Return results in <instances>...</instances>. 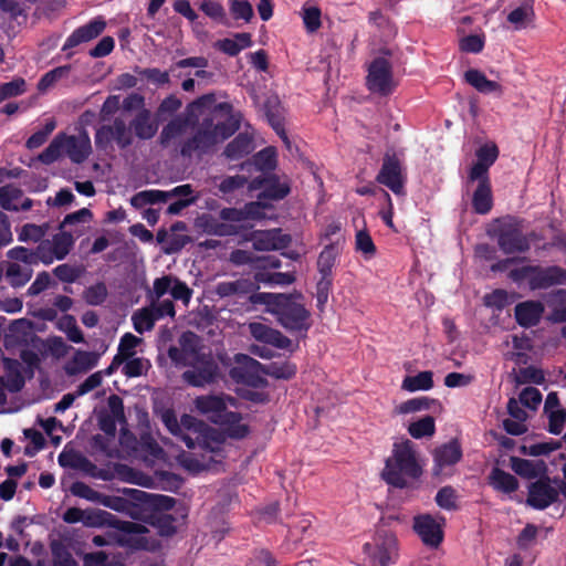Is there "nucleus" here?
<instances>
[{
	"label": "nucleus",
	"mask_w": 566,
	"mask_h": 566,
	"mask_svg": "<svg viewBox=\"0 0 566 566\" xmlns=\"http://www.w3.org/2000/svg\"><path fill=\"white\" fill-rule=\"evenodd\" d=\"M8 343L20 346V358H4V377H0V382L11 392L20 391L25 382V377H32L35 369V325L27 319L14 321L10 325V335Z\"/></svg>",
	"instance_id": "1"
},
{
	"label": "nucleus",
	"mask_w": 566,
	"mask_h": 566,
	"mask_svg": "<svg viewBox=\"0 0 566 566\" xmlns=\"http://www.w3.org/2000/svg\"><path fill=\"white\" fill-rule=\"evenodd\" d=\"M266 312L289 333L305 338L312 326L311 312L305 307L301 292L266 293L255 296Z\"/></svg>",
	"instance_id": "2"
},
{
	"label": "nucleus",
	"mask_w": 566,
	"mask_h": 566,
	"mask_svg": "<svg viewBox=\"0 0 566 566\" xmlns=\"http://www.w3.org/2000/svg\"><path fill=\"white\" fill-rule=\"evenodd\" d=\"M422 468L417 461L413 443L405 440L394 444L391 457L385 462L381 479L396 489L409 488V480H418Z\"/></svg>",
	"instance_id": "3"
},
{
	"label": "nucleus",
	"mask_w": 566,
	"mask_h": 566,
	"mask_svg": "<svg viewBox=\"0 0 566 566\" xmlns=\"http://www.w3.org/2000/svg\"><path fill=\"white\" fill-rule=\"evenodd\" d=\"M92 153L91 138L85 129L78 135H67L59 133L50 145L38 155V161L52 164L59 158L65 156L73 164L84 163Z\"/></svg>",
	"instance_id": "4"
},
{
	"label": "nucleus",
	"mask_w": 566,
	"mask_h": 566,
	"mask_svg": "<svg viewBox=\"0 0 566 566\" xmlns=\"http://www.w3.org/2000/svg\"><path fill=\"white\" fill-rule=\"evenodd\" d=\"M509 277L515 283L527 280L532 291L546 290L551 286L566 284V269L559 265H524L512 269L509 272Z\"/></svg>",
	"instance_id": "5"
},
{
	"label": "nucleus",
	"mask_w": 566,
	"mask_h": 566,
	"mask_svg": "<svg viewBox=\"0 0 566 566\" xmlns=\"http://www.w3.org/2000/svg\"><path fill=\"white\" fill-rule=\"evenodd\" d=\"M220 377L219 364L210 353L197 354L190 364V368L182 374V379L192 387H205L216 384Z\"/></svg>",
	"instance_id": "6"
},
{
	"label": "nucleus",
	"mask_w": 566,
	"mask_h": 566,
	"mask_svg": "<svg viewBox=\"0 0 566 566\" xmlns=\"http://www.w3.org/2000/svg\"><path fill=\"white\" fill-rule=\"evenodd\" d=\"M113 143L122 150L127 149L134 143L129 125L120 117H115L111 125H102L95 133V146L98 150L113 149Z\"/></svg>",
	"instance_id": "7"
},
{
	"label": "nucleus",
	"mask_w": 566,
	"mask_h": 566,
	"mask_svg": "<svg viewBox=\"0 0 566 566\" xmlns=\"http://www.w3.org/2000/svg\"><path fill=\"white\" fill-rule=\"evenodd\" d=\"M235 365L230 368L229 376L237 382L252 388H265L268 380L261 375L263 365L247 354L234 356Z\"/></svg>",
	"instance_id": "8"
},
{
	"label": "nucleus",
	"mask_w": 566,
	"mask_h": 566,
	"mask_svg": "<svg viewBox=\"0 0 566 566\" xmlns=\"http://www.w3.org/2000/svg\"><path fill=\"white\" fill-rule=\"evenodd\" d=\"M366 85L370 92L381 96H388L394 92L396 84L389 60L381 56L373 60L368 67Z\"/></svg>",
	"instance_id": "9"
},
{
	"label": "nucleus",
	"mask_w": 566,
	"mask_h": 566,
	"mask_svg": "<svg viewBox=\"0 0 566 566\" xmlns=\"http://www.w3.org/2000/svg\"><path fill=\"white\" fill-rule=\"evenodd\" d=\"M376 180L389 188L395 195H405L406 177L403 176L401 160L395 150L391 149L385 153Z\"/></svg>",
	"instance_id": "10"
},
{
	"label": "nucleus",
	"mask_w": 566,
	"mask_h": 566,
	"mask_svg": "<svg viewBox=\"0 0 566 566\" xmlns=\"http://www.w3.org/2000/svg\"><path fill=\"white\" fill-rule=\"evenodd\" d=\"M217 144V135L212 129V117H203L193 136L182 143L180 154L184 157H191L193 153L207 154Z\"/></svg>",
	"instance_id": "11"
},
{
	"label": "nucleus",
	"mask_w": 566,
	"mask_h": 566,
	"mask_svg": "<svg viewBox=\"0 0 566 566\" xmlns=\"http://www.w3.org/2000/svg\"><path fill=\"white\" fill-rule=\"evenodd\" d=\"M260 285L253 282L251 279L240 277L235 281H222L219 282L214 287V293L220 298L235 297L237 300H247L251 305H261V302L256 301L255 296L262 293L258 292Z\"/></svg>",
	"instance_id": "12"
},
{
	"label": "nucleus",
	"mask_w": 566,
	"mask_h": 566,
	"mask_svg": "<svg viewBox=\"0 0 566 566\" xmlns=\"http://www.w3.org/2000/svg\"><path fill=\"white\" fill-rule=\"evenodd\" d=\"M439 520L428 513L413 517L412 530L428 547L438 548L443 542L446 518L441 516Z\"/></svg>",
	"instance_id": "13"
},
{
	"label": "nucleus",
	"mask_w": 566,
	"mask_h": 566,
	"mask_svg": "<svg viewBox=\"0 0 566 566\" xmlns=\"http://www.w3.org/2000/svg\"><path fill=\"white\" fill-rule=\"evenodd\" d=\"M526 505L543 511L558 501L559 492L552 485L548 473L541 476L527 486Z\"/></svg>",
	"instance_id": "14"
},
{
	"label": "nucleus",
	"mask_w": 566,
	"mask_h": 566,
	"mask_svg": "<svg viewBox=\"0 0 566 566\" xmlns=\"http://www.w3.org/2000/svg\"><path fill=\"white\" fill-rule=\"evenodd\" d=\"M363 551L371 557L375 564L389 566L394 563L392 557L397 552V537L389 531L377 532L375 546L370 543H365Z\"/></svg>",
	"instance_id": "15"
},
{
	"label": "nucleus",
	"mask_w": 566,
	"mask_h": 566,
	"mask_svg": "<svg viewBox=\"0 0 566 566\" xmlns=\"http://www.w3.org/2000/svg\"><path fill=\"white\" fill-rule=\"evenodd\" d=\"M228 402L233 405L234 398L224 394L202 395L193 400V406L199 413L206 416L212 423L219 424L229 412L227 410Z\"/></svg>",
	"instance_id": "16"
},
{
	"label": "nucleus",
	"mask_w": 566,
	"mask_h": 566,
	"mask_svg": "<svg viewBox=\"0 0 566 566\" xmlns=\"http://www.w3.org/2000/svg\"><path fill=\"white\" fill-rule=\"evenodd\" d=\"M74 244L72 233L62 231L54 234L52 240H44L38 244V261L49 264L56 260H63L71 251Z\"/></svg>",
	"instance_id": "17"
},
{
	"label": "nucleus",
	"mask_w": 566,
	"mask_h": 566,
	"mask_svg": "<svg viewBox=\"0 0 566 566\" xmlns=\"http://www.w3.org/2000/svg\"><path fill=\"white\" fill-rule=\"evenodd\" d=\"M497 245L505 254L524 253L531 248L527 237L515 224H503L499 229Z\"/></svg>",
	"instance_id": "18"
},
{
	"label": "nucleus",
	"mask_w": 566,
	"mask_h": 566,
	"mask_svg": "<svg viewBox=\"0 0 566 566\" xmlns=\"http://www.w3.org/2000/svg\"><path fill=\"white\" fill-rule=\"evenodd\" d=\"M106 20L98 15L76 28L65 40L62 50L66 51L98 38L106 29Z\"/></svg>",
	"instance_id": "19"
},
{
	"label": "nucleus",
	"mask_w": 566,
	"mask_h": 566,
	"mask_svg": "<svg viewBox=\"0 0 566 566\" xmlns=\"http://www.w3.org/2000/svg\"><path fill=\"white\" fill-rule=\"evenodd\" d=\"M256 251H277L286 249L292 239L290 234L282 233L281 229L254 231L249 239Z\"/></svg>",
	"instance_id": "20"
},
{
	"label": "nucleus",
	"mask_w": 566,
	"mask_h": 566,
	"mask_svg": "<svg viewBox=\"0 0 566 566\" xmlns=\"http://www.w3.org/2000/svg\"><path fill=\"white\" fill-rule=\"evenodd\" d=\"M254 189L261 188L258 198L260 200H274L279 201L284 199L290 192L291 187L287 182H281L275 174H266L262 177H256L252 181Z\"/></svg>",
	"instance_id": "21"
},
{
	"label": "nucleus",
	"mask_w": 566,
	"mask_h": 566,
	"mask_svg": "<svg viewBox=\"0 0 566 566\" xmlns=\"http://www.w3.org/2000/svg\"><path fill=\"white\" fill-rule=\"evenodd\" d=\"M476 161L472 165L468 180L474 182L476 178H490L489 169L499 157V148L494 143L484 144L475 151Z\"/></svg>",
	"instance_id": "22"
},
{
	"label": "nucleus",
	"mask_w": 566,
	"mask_h": 566,
	"mask_svg": "<svg viewBox=\"0 0 566 566\" xmlns=\"http://www.w3.org/2000/svg\"><path fill=\"white\" fill-rule=\"evenodd\" d=\"M433 474L439 475L447 467L457 464L462 458V448L457 439L437 447L432 453Z\"/></svg>",
	"instance_id": "23"
},
{
	"label": "nucleus",
	"mask_w": 566,
	"mask_h": 566,
	"mask_svg": "<svg viewBox=\"0 0 566 566\" xmlns=\"http://www.w3.org/2000/svg\"><path fill=\"white\" fill-rule=\"evenodd\" d=\"M249 329L255 340L279 349H289L292 345V340L287 336L282 334L279 329L270 327L263 323H250Z\"/></svg>",
	"instance_id": "24"
},
{
	"label": "nucleus",
	"mask_w": 566,
	"mask_h": 566,
	"mask_svg": "<svg viewBox=\"0 0 566 566\" xmlns=\"http://www.w3.org/2000/svg\"><path fill=\"white\" fill-rule=\"evenodd\" d=\"M130 133L133 138L137 137L140 140H149L158 132V122L153 118V114L148 108H143L129 122Z\"/></svg>",
	"instance_id": "25"
},
{
	"label": "nucleus",
	"mask_w": 566,
	"mask_h": 566,
	"mask_svg": "<svg viewBox=\"0 0 566 566\" xmlns=\"http://www.w3.org/2000/svg\"><path fill=\"white\" fill-rule=\"evenodd\" d=\"M544 311L545 307L542 302L525 301L516 304L514 308V317L520 326L530 328L539 323Z\"/></svg>",
	"instance_id": "26"
},
{
	"label": "nucleus",
	"mask_w": 566,
	"mask_h": 566,
	"mask_svg": "<svg viewBox=\"0 0 566 566\" xmlns=\"http://www.w3.org/2000/svg\"><path fill=\"white\" fill-rule=\"evenodd\" d=\"M281 103L279 97L275 95H271L266 97L262 105V111L268 119L270 126L274 129V132L281 137L286 146L290 145V139L284 128L283 118L281 116Z\"/></svg>",
	"instance_id": "27"
},
{
	"label": "nucleus",
	"mask_w": 566,
	"mask_h": 566,
	"mask_svg": "<svg viewBox=\"0 0 566 566\" xmlns=\"http://www.w3.org/2000/svg\"><path fill=\"white\" fill-rule=\"evenodd\" d=\"M512 470L524 479H539L548 473V467L544 460H527L517 457L510 459Z\"/></svg>",
	"instance_id": "28"
},
{
	"label": "nucleus",
	"mask_w": 566,
	"mask_h": 566,
	"mask_svg": "<svg viewBox=\"0 0 566 566\" xmlns=\"http://www.w3.org/2000/svg\"><path fill=\"white\" fill-rule=\"evenodd\" d=\"M478 187L472 196V208L478 214H486L493 207V195L490 178H476Z\"/></svg>",
	"instance_id": "29"
},
{
	"label": "nucleus",
	"mask_w": 566,
	"mask_h": 566,
	"mask_svg": "<svg viewBox=\"0 0 566 566\" xmlns=\"http://www.w3.org/2000/svg\"><path fill=\"white\" fill-rule=\"evenodd\" d=\"M254 150V140L248 133L238 134L224 148L223 155L230 160L241 159Z\"/></svg>",
	"instance_id": "30"
},
{
	"label": "nucleus",
	"mask_w": 566,
	"mask_h": 566,
	"mask_svg": "<svg viewBox=\"0 0 566 566\" xmlns=\"http://www.w3.org/2000/svg\"><path fill=\"white\" fill-rule=\"evenodd\" d=\"M489 484L499 492L511 494L517 491L518 480L511 473L495 467L489 475Z\"/></svg>",
	"instance_id": "31"
},
{
	"label": "nucleus",
	"mask_w": 566,
	"mask_h": 566,
	"mask_svg": "<svg viewBox=\"0 0 566 566\" xmlns=\"http://www.w3.org/2000/svg\"><path fill=\"white\" fill-rule=\"evenodd\" d=\"M136 499L146 503L153 509V513H167L176 505V499L164 494H150L140 490H133Z\"/></svg>",
	"instance_id": "32"
},
{
	"label": "nucleus",
	"mask_w": 566,
	"mask_h": 566,
	"mask_svg": "<svg viewBox=\"0 0 566 566\" xmlns=\"http://www.w3.org/2000/svg\"><path fill=\"white\" fill-rule=\"evenodd\" d=\"M242 416L235 411H229L220 426H224V433L235 440L244 439L250 433L248 424L241 423Z\"/></svg>",
	"instance_id": "33"
},
{
	"label": "nucleus",
	"mask_w": 566,
	"mask_h": 566,
	"mask_svg": "<svg viewBox=\"0 0 566 566\" xmlns=\"http://www.w3.org/2000/svg\"><path fill=\"white\" fill-rule=\"evenodd\" d=\"M339 249L337 243H329L324 247L317 259L319 275L333 276V269L336 264Z\"/></svg>",
	"instance_id": "34"
},
{
	"label": "nucleus",
	"mask_w": 566,
	"mask_h": 566,
	"mask_svg": "<svg viewBox=\"0 0 566 566\" xmlns=\"http://www.w3.org/2000/svg\"><path fill=\"white\" fill-rule=\"evenodd\" d=\"M534 9L531 0H524L523 3L512 10L507 14V21L512 23L515 30H522L527 27V23L531 22L534 18Z\"/></svg>",
	"instance_id": "35"
},
{
	"label": "nucleus",
	"mask_w": 566,
	"mask_h": 566,
	"mask_svg": "<svg viewBox=\"0 0 566 566\" xmlns=\"http://www.w3.org/2000/svg\"><path fill=\"white\" fill-rule=\"evenodd\" d=\"M433 373L430 370L420 371L415 376H406L401 388L415 392L418 390H430L433 387Z\"/></svg>",
	"instance_id": "36"
},
{
	"label": "nucleus",
	"mask_w": 566,
	"mask_h": 566,
	"mask_svg": "<svg viewBox=\"0 0 566 566\" xmlns=\"http://www.w3.org/2000/svg\"><path fill=\"white\" fill-rule=\"evenodd\" d=\"M69 345L60 336L49 337L40 340L38 337V353L42 355H51L55 358L64 357L67 354Z\"/></svg>",
	"instance_id": "37"
},
{
	"label": "nucleus",
	"mask_w": 566,
	"mask_h": 566,
	"mask_svg": "<svg viewBox=\"0 0 566 566\" xmlns=\"http://www.w3.org/2000/svg\"><path fill=\"white\" fill-rule=\"evenodd\" d=\"M149 523L157 528L160 536H172L177 532V518L168 513H151L149 516Z\"/></svg>",
	"instance_id": "38"
},
{
	"label": "nucleus",
	"mask_w": 566,
	"mask_h": 566,
	"mask_svg": "<svg viewBox=\"0 0 566 566\" xmlns=\"http://www.w3.org/2000/svg\"><path fill=\"white\" fill-rule=\"evenodd\" d=\"M96 364L97 358L93 353L77 352L65 369L69 375H76L88 371Z\"/></svg>",
	"instance_id": "39"
},
{
	"label": "nucleus",
	"mask_w": 566,
	"mask_h": 566,
	"mask_svg": "<svg viewBox=\"0 0 566 566\" xmlns=\"http://www.w3.org/2000/svg\"><path fill=\"white\" fill-rule=\"evenodd\" d=\"M22 190L12 185L0 188V206L3 210L18 211L22 199Z\"/></svg>",
	"instance_id": "40"
},
{
	"label": "nucleus",
	"mask_w": 566,
	"mask_h": 566,
	"mask_svg": "<svg viewBox=\"0 0 566 566\" xmlns=\"http://www.w3.org/2000/svg\"><path fill=\"white\" fill-rule=\"evenodd\" d=\"M167 196L164 190L158 189H150V190H143L134 195L130 199V205L136 208L140 209L144 208L147 205H155L158 202H166Z\"/></svg>",
	"instance_id": "41"
},
{
	"label": "nucleus",
	"mask_w": 566,
	"mask_h": 566,
	"mask_svg": "<svg viewBox=\"0 0 566 566\" xmlns=\"http://www.w3.org/2000/svg\"><path fill=\"white\" fill-rule=\"evenodd\" d=\"M32 275L30 265L19 264L15 262L8 263L6 276L12 286L24 285Z\"/></svg>",
	"instance_id": "42"
},
{
	"label": "nucleus",
	"mask_w": 566,
	"mask_h": 566,
	"mask_svg": "<svg viewBox=\"0 0 566 566\" xmlns=\"http://www.w3.org/2000/svg\"><path fill=\"white\" fill-rule=\"evenodd\" d=\"M409 434L415 439L432 437L436 432V421L432 416H424L421 419L411 422L408 427Z\"/></svg>",
	"instance_id": "43"
},
{
	"label": "nucleus",
	"mask_w": 566,
	"mask_h": 566,
	"mask_svg": "<svg viewBox=\"0 0 566 566\" xmlns=\"http://www.w3.org/2000/svg\"><path fill=\"white\" fill-rule=\"evenodd\" d=\"M297 368L296 365L290 361L284 363H271L265 368L263 367V374L275 378V379H283V380H290L296 375Z\"/></svg>",
	"instance_id": "44"
},
{
	"label": "nucleus",
	"mask_w": 566,
	"mask_h": 566,
	"mask_svg": "<svg viewBox=\"0 0 566 566\" xmlns=\"http://www.w3.org/2000/svg\"><path fill=\"white\" fill-rule=\"evenodd\" d=\"M198 444L206 450L214 451L223 443V436L217 429L205 424V429L197 436Z\"/></svg>",
	"instance_id": "45"
},
{
	"label": "nucleus",
	"mask_w": 566,
	"mask_h": 566,
	"mask_svg": "<svg viewBox=\"0 0 566 566\" xmlns=\"http://www.w3.org/2000/svg\"><path fill=\"white\" fill-rule=\"evenodd\" d=\"M253 163L258 170L271 172L276 167V151L274 147H265L253 156Z\"/></svg>",
	"instance_id": "46"
},
{
	"label": "nucleus",
	"mask_w": 566,
	"mask_h": 566,
	"mask_svg": "<svg viewBox=\"0 0 566 566\" xmlns=\"http://www.w3.org/2000/svg\"><path fill=\"white\" fill-rule=\"evenodd\" d=\"M562 448V442L551 439L549 441L538 442L531 446H522L520 452L525 455L539 457L548 455L553 451Z\"/></svg>",
	"instance_id": "47"
},
{
	"label": "nucleus",
	"mask_w": 566,
	"mask_h": 566,
	"mask_svg": "<svg viewBox=\"0 0 566 566\" xmlns=\"http://www.w3.org/2000/svg\"><path fill=\"white\" fill-rule=\"evenodd\" d=\"M134 329L143 334L144 332L151 331L155 326L156 319L151 314L148 306L136 311L132 316Z\"/></svg>",
	"instance_id": "48"
},
{
	"label": "nucleus",
	"mask_w": 566,
	"mask_h": 566,
	"mask_svg": "<svg viewBox=\"0 0 566 566\" xmlns=\"http://www.w3.org/2000/svg\"><path fill=\"white\" fill-rule=\"evenodd\" d=\"M107 295L108 291L104 282H97L86 287L83 292L84 301L91 306L102 305L106 301Z\"/></svg>",
	"instance_id": "49"
},
{
	"label": "nucleus",
	"mask_w": 566,
	"mask_h": 566,
	"mask_svg": "<svg viewBox=\"0 0 566 566\" xmlns=\"http://www.w3.org/2000/svg\"><path fill=\"white\" fill-rule=\"evenodd\" d=\"M457 500V491L451 485L441 488L434 497L437 505L446 511L458 510Z\"/></svg>",
	"instance_id": "50"
},
{
	"label": "nucleus",
	"mask_w": 566,
	"mask_h": 566,
	"mask_svg": "<svg viewBox=\"0 0 566 566\" xmlns=\"http://www.w3.org/2000/svg\"><path fill=\"white\" fill-rule=\"evenodd\" d=\"M51 551L53 556V566H78L77 562L73 558L64 544L53 542L51 544Z\"/></svg>",
	"instance_id": "51"
},
{
	"label": "nucleus",
	"mask_w": 566,
	"mask_h": 566,
	"mask_svg": "<svg viewBox=\"0 0 566 566\" xmlns=\"http://www.w3.org/2000/svg\"><path fill=\"white\" fill-rule=\"evenodd\" d=\"M240 127V122L233 116L228 117L226 120L214 123L212 120V129L217 135L218 143L226 140L232 136Z\"/></svg>",
	"instance_id": "52"
},
{
	"label": "nucleus",
	"mask_w": 566,
	"mask_h": 566,
	"mask_svg": "<svg viewBox=\"0 0 566 566\" xmlns=\"http://www.w3.org/2000/svg\"><path fill=\"white\" fill-rule=\"evenodd\" d=\"M355 249L356 251L361 252L366 259L373 258L376 254V245L367 229L357 231L355 237Z\"/></svg>",
	"instance_id": "53"
},
{
	"label": "nucleus",
	"mask_w": 566,
	"mask_h": 566,
	"mask_svg": "<svg viewBox=\"0 0 566 566\" xmlns=\"http://www.w3.org/2000/svg\"><path fill=\"white\" fill-rule=\"evenodd\" d=\"M437 400L428 398V397H417L411 398L407 401H403L397 407V412L400 415L412 413L421 410H428L431 407V403Z\"/></svg>",
	"instance_id": "54"
},
{
	"label": "nucleus",
	"mask_w": 566,
	"mask_h": 566,
	"mask_svg": "<svg viewBox=\"0 0 566 566\" xmlns=\"http://www.w3.org/2000/svg\"><path fill=\"white\" fill-rule=\"evenodd\" d=\"M229 10L234 20L245 22H250L254 14L249 0H229Z\"/></svg>",
	"instance_id": "55"
},
{
	"label": "nucleus",
	"mask_w": 566,
	"mask_h": 566,
	"mask_svg": "<svg viewBox=\"0 0 566 566\" xmlns=\"http://www.w3.org/2000/svg\"><path fill=\"white\" fill-rule=\"evenodd\" d=\"M187 122L182 118L171 119L167 125L164 126L160 133V144L167 145L171 139L181 135L185 132Z\"/></svg>",
	"instance_id": "56"
},
{
	"label": "nucleus",
	"mask_w": 566,
	"mask_h": 566,
	"mask_svg": "<svg viewBox=\"0 0 566 566\" xmlns=\"http://www.w3.org/2000/svg\"><path fill=\"white\" fill-rule=\"evenodd\" d=\"M71 67L69 65L57 66L48 73H45L41 80L38 82V91L44 92L48 88L52 87L59 80L66 76L70 72Z\"/></svg>",
	"instance_id": "57"
},
{
	"label": "nucleus",
	"mask_w": 566,
	"mask_h": 566,
	"mask_svg": "<svg viewBox=\"0 0 566 566\" xmlns=\"http://www.w3.org/2000/svg\"><path fill=\"white\" fill-rule=\"evenodd\" d=\"M25 91V81L21 77L13 78L10 82H0V103L4 99L19 96Z\"/></svg>",
	"instance_id": "58"
},
{
	"label": "nucleus",
	"mask_w": 566,
	"mask_h": 566,
	"mask_svg": "<svg viewBox=\"0 0 566 566\" xmlns=\"http://www.w3.org/2000/svg\"><path fill=\"white\" fill-rule=\"evenodd\" d=\"M254 208V203L247 205L244 210L237 208H223L220 211V218L229 222H241L253 216Z\"/></svg>",
	"instance_id": "59"
},
{
	"label": "nucleus",
	"mask_w": 566,
	"mask_h": 566,
	"mask_svg": "<svg viewBox=\"0 0 566 566\" xmlns=\"http://www.w3.org/2000/svg\"><path fill=\"white\" fill-rule=\"evenodd\" d=\"M545 381V374L541 368L535 366H527L520 368L517 375V382L520 384H535L543 385Z\"/></svg>",
	"instance_id": "60"
},
{
	"label": "nucleus",
	"mask_w": 566,
	"mask_h": 566,
	"mask_svg": "<svg viewBox=\"0 0 566 566\" xmlns=\"http://www.w3.org/2000/svg\"><path fill=\"white\" fill-rule=\"evenodd\" d=\"M83 273V269L63 263L53 269V274L64 283H74Z\"/></svg>",
	"instance_id": "61"
},
{
	"label": "nucleus",
	"mask_w": 566,
	"mask_h": 566,
	"mask_svg": "<svg viewBox=\"0 0 566 566\" xmlns=\"http://www.w3.org/2000/svg\"><path fill=\"white\" fill-rule=\"evenodd\" d=\"M322 12L316 6L303 7V22L308 32H316L321 25Z\"/></svg>",
	"instance_id": "62"
},
{
	"label": "nucleus",
	"mask_w": 566,
	"mask_h": 566,
	"mask_svg": "<svg viewBox=\"0 0 566 566\" xmlns=\"http://www.w3.org/2000/svg\"><path fill=\"white\" fill-rule=\"evenodd\" d=\"M115 438L109 436L94 434L91 439V448L95 452H99L107 458H113L116 453V450L112 448V443Z\"/></svg>",
	"instance_id": "63"
},
{
	"label": "nucleus",
	"mask_w": 566,
	"mask_h": 566,
	"mask_svg": "<svg viewBox=\"0 0 566 566\" xmlns=\"http://www.w3.org/2000/svg\"><path fill=\"white\" fill-rule=\"evenodd\" d=\"M483 301L485 306L499 311H502L510 304L509 293L502 289H497L491 293L485 294Z\"/></svg>",
	"instance_id": "64"
}]
</instances>
